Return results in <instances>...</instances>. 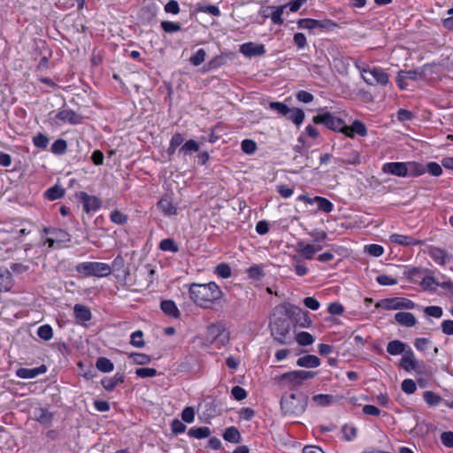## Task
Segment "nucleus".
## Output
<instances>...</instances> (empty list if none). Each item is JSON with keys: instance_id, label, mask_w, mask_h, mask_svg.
Instances as JSON below:
<instances>
[{"instance_id": "nucleus-48", "label": "nucleus", "mask_w": 453, "mask_h": 453, "mask_svg": "<svg viewBox=\"0 0 453 453\" xmlns=\"http://www.w3.org/2000/svg\"><path fill=\"white\" fill-rule=\"evenodd\" d=\"M342 162L349 165H359L361 163L358 151L353 150L349 154L342 157Z\"/></svg>"}, {"instance_id": "nucleus-43", "label": "nucleus", "mask_w": 453, "mask_h": 453, "mask_svg": "<svg viewBox=\"0 0 453 453\" xmlns=\"http://www.w3.org/2000/svg\"><path fill=\"white\" fill-rule=\"evenodd\" d=\"M159 248L164 251L177 252L179 250L178 245L170 238L162 240Z\"/></svg>"}, {"instance_id": "nucleus-55", "label": "nucleus", "mask_w": 453, "mask_h": 453, "mask_svg": "<svg viewBox=\"0 0 453 453\" xmlns=\"http://www.w3.org/2000/svg\"><path fill=\"white\" fill-rule=\"evenodd\" d=\"M424 313L426 316L434 317L439 319L442 316L443 311L440 306H427L424 308Z\"/></svg>"}, {"instance_id": "nucleus-41", "label": "nucleus", "mask_w": 453, "mask_h": 453, "mask_svg": "<svg viewBox=\"0 0 453 453\" xmlns=\"http://www.w3.org/2000/svg\"><path fill=\"white\" fill-rule=\"evenodd\" d=\"M196 10L197 12H204V13H208V14H211L212 16H215V17H219L220 15V11L219 9L215 6V5H211V4H207V5H203V4H197L196 6Z\"/></svg>"}, {"instance_id": "nucleus-29", "label": "nucleus", "mask_w": 453, "mask_h": 453, "mask_svg": "<svg viewBox=\"0 0 453 453\" xmlns=\"http://www.w3.org/2000/svg\"><path fill=\"white\" fill-rule=\"evenodd\" d=\"M12 274L6 269H0V294L9 291L12 288Z\"/></svg>"}, {"instance_id": "nucleus-13", "label": "nucleus", "mask_w": 453, "mask_h": 453, "mask_svg": "<svg viewBox=\"0 0 453 453\" xmlns=\"http://www.w3.org/2000/svg\"><path fill=\"white\" fill-rule=\"evenodd\" d=\"M400 365L405 371H418L420 368L418 361L410 348L403 354Z\"/></svg>"}, {"instance_id": "nucleus-15", "label": "nucleus", "mask_w": 453, "mask_h": 453, "mask_svg": "<svg viewBox=\"0 0 453 453\" xmlns=\"http://www.w3.org/2000/svg\"><path fill=\"white\" fill-rule=\"evenodd\" d=\"M330 24L329 20H317L313 19H301L297 21L300 29L313 30L316 28H326Z\"/></svg>"}, {"instance_id": "nucleus-22", "label": "nucleus", "mask_w": 453, "mask_h": 453, "mask_svg": "<svg viewBox=\"0 0 453 453\" xmlns=\"http://www.w3.org/2000/svg\"><path fill=\"white\" fill-rule=\"evenodd\" d=\"M296 251L305 259H312L315 255V244L305 243L302 241L296 243Z\"/></svg>"}, {"instance_id": "nucleus-39", "label": "nucleus", "mask_w": 453, "mask_h": 453, "mask_svg": "<svg viewBox=\"0 0 453 453\" xmlns=\"http://www.w3.org/2000/svg\"><path fill=\"white\" fill-rule=\"evenodd\" d=\"M37 334L38 336L44 340V341H50L53 337V330L52 327L50 325H42L38 327L37 329Z\"/></svg>"}, {"instance_id": "nucleus-30", "label": "nucleus", "mask_w": 453, "mask_h": 453, "mask_svg": "<svg viewBox=\"0 0 453 453\" xmlns=\"http://www.w3.org/2000/svg\"><path fill=\"white\" fill-rule=\"evenodd\" d=\"M405 347V343L401 341L395 340L388 343L387 351L391 355H400L406 351Z\"/></svg>"}, {"instance_id": "nucleus-14", "label": "nucleus", "mask_w": 453, "mask_h": 453, "mask_svg": "<svg viewBox=\"0 0 453 453\" xmlns=\"http://www.w3.org/2000/svg\"><path fill=\"white\" fill-rule=\"evenodd\" d=\"M61 123H69L76 125L81 122V117L70 109H64L59 111L56 116Z\"/></svg>"}, {"instance_id": "nucleus-26", "label": "nucleus", "mask_w": 453, "mask_h": 453, "mask_svg": "<svg viewBox=\"0 0 453 453\" xmlns=\"http://www.w3.org/2000/svg\"><path fill=\"white\" fill-rule=\"evenodd\" d=\"M124 381V375L122 373H116L113 377L104 378L101 381L104 389L111 391L114 388Z\"/></svg>"}, {"instance_id": "nucleus-50", "label": "nucleus", "mask_w": 453, "mask_h": 453, "mask_svg": "<svg viewBox=\"0 0 453 453\" xmlns=\"http://www.w3.org/2000/svg\"><path fill=\"white\" fill-rule=\"evenodd\" d=\"M242 150L244 153L251 155L257 150V144L253 140L245 139L241 144Z\"/></svg>"}, {"instance_id": "nucleus-35", "label": "nucleus", "mask_w": 453, "mask_h": 453, "mask_svg": "<svg viewBox=\"0 0 453 453\" xmlns=\"http://www.w3.org/2000/svg\"><path fill=\"white\" fill-rule=\"evenodd\" d=\"M64 194H65L64 188H62L61 187H59L58 185H55V186L50 188L45 192V196L49 200L54 201V200L61 198L64 196Z\"/></svg>"}, {"instance_id": "nucleus-6", "label": "nucleus", "mask_w": 453, "mask_h": 453, "mask_svg": "<svg viewBox=\"0 0 453 453\" xmlns=\"http://www.w3.org/2000/svg\"><path fill=\"white\" fill-rule=\"evenodd\" d=\"M206 340L225 346L229 342L230 334L222 324H212L207 327Z\"/></svg>"}, {"instance_id": "nucleus-34", "label": "nucleus", "mask_w": 453, "mask_h": 453, "mask_svg": "<svg viewBox=\"0 0 453 453\" xmlns=\"http://www.w3.org/2000/svg\"><path fill=\"white\" fill-rule=\"evenodd\" d=\"M96 367L103 372H110L114 369L113 363L110 359L103 357L96 360Z\"/></svg>"}, {"instance_id": "nucleus-61", "label": "nucleus", "mask_w": 453, "mask_h": 453, "mask_svg": "<svg viewBox=\"0 0 453 453\" xmlns=\"http://www.w3.org/2000/svg\"><path fill=\"white\" fill-rule=\"evenodd\" d=\"M342 432L347 441H351L357 436L356 427L349 425H344L342 428Z\"/></svg>"}, {"instance_id": "nucleus-37", "label": "nucleus", "mask_w": 453, "mask_h": 453, "mask_svg": "<svg viewBox=\"0 0 453 453\" xmlns=\"http://www.w3.org/2000/svg\"><path fill=\"white\" fill-rule=\"evenodd\" d=\"M290 116L288 119L296 126H300L304 119V112L299 108L290 109Z\"/></svg>"}, {"instance_id": "nucleus-47", "label": "nucleus", "mask_w": 453, "mask_h": 453, "mask_svg": "<svg viewBox=\"0 0 453 453\" xmlns=\"http://www.w3.org/2000/svg\"><path fill=\"white\" fill-rule=\"evenodd\" d=\"M44 232L46 234H51L53 235H55L56 239L59 242H65V241H69L70 238H69V234L62 230V229H50V228H45L44 229Z\"/></svg>"}, {"instance_id": "nucleus-20", "label": "nucleus", "mask_w": 453, "mask_h": 453, "mask_svg": "<svg viewBox=\"0 0 453 453\" xmlns=\"http://www.w3.org/2000/svg\"><path fill=\"white\" fill-rule=\"evenodd\" d=\"M389 240L393 243H396L403 246H413L417 244H420L422 242L417 240L409 235H403L399 234H393L389 236Z\"/></svg>"}, {"instance_id": "nucleus-3", "label": "nucleus", "mask_w": 453, "mask_h": 453, "mask_svg": "<svg viewBox=\"0 0 453 453\" xmlns=\"http://www.w3.org/2000/svg\"><path fill=\"white\" fill-rule=\"evenodd\" d=\"M270 327L273 338L280 344H286L290 339V319L286 313L280 311L278 315L273 313L270 322Z\"/></svg>"}, {"instance_id": "nucleus-2", "label": "nucleus", "mask_w": 453, "mask_h": 453, "mask_svg": "<svg viewBox=\"0 0 453 453\" xmlns=\"http://www.w3.org/2000/svg\"><path fill=\"white\" fill-rule=\"evenodd\" d=\"M308 401L309 397L303 393L283 395L280 400V411L283 416L298 417L305 411Z\"/></svg>"}, {"instance_id": "nucleus-56", "label": "nucleus", "mask_w": 453, "mask_h": 453, "mask_svg": "<svg viewBox=\"0 0 453 453\" xmlns=\"http://www.w3.org/2000/svg\"><path fill=\"white\" fill-rule=\"evenodd\" d=\"M135 374L141 378L154 377L157 374V372L154 368H138L135 370Z\"/></svg>"}, {"instance_id": "nucleus-17", "label": "nucleus", "mask_w": 453, "mask_h": 453, "mask_svg": "<svg viewBox=\"0 0 453 453\" xmlns=\"http://www.w3.org/2000/svg\"><path fill=\"white\" fill-rule=\"evenodd\" d=\"M343 134L350 138H353L355 134L360 136H365L367 134V129L362 122L355 120L351 126L345 125Z\"/></svg>"}, {"instance_id": "nucleus-52", "label": "nucleus", "mask_w": 453, "mask_h": 453, "mask_svg": "<svg viewBox=\"0 0 453 453\" xmlns=\"http://www.w3.org/2000/svg\"><path fill=\"white\" fill-rule=\"evenodd\" d=\"M130 357L136 365H147L151 361L150 357L143 353H133Z\"/></svg>"}, {"instance_id": "nucleus-24", "label": "nucleus", "mask_w": 453, "mask_h": 453, "mask_svg": "<svg viewBox=\"0 0 453 453\" xmlns=\"http://www.w3.org/2000/svg\"><path fill=\"white\" fill-rule=\"evenodd\" d=\"M157 208L165 216H173L177 213V207L168 197L160 199L157 203Z\"/></svg>"}, {"instance_id": "nucleus-23", "label": "nucleus", "mask_w": 453, "mask_h": 453, "mask_svg": "<svg viewBox=\"0 0 453 453\" xmlns=\"http://www.w3.org/2000/svg\"><path fill=\"white\" fill-rule=\"evenodd\" d=\"M46 371L44 365L36 368H19L17 370L16 374L21 379H33Z\"/></svg>"}, {"instance_id": "nucleus-28", "label": "nucleus", "mask_w": 453, "mask_h": 453, "mask_svg": "<svg viewBox=\"0 0 453 453\" xmlns=\"http://www.w3.org/2000/svg\"><path fill=\"white\" fill-rule=\"evenodd\" d=\"M296 364L301 367L315 368L320 365V360L314 355H306L299 357Z\"/></svg>"}, {"instance_id": "nucleus-42", "label": "nucleus", "mask_w": 453, "mask_h": 453, "mask_svg": "<svg viewBox=\"0 0 453 453\" xmlns=\"http://www.w3.org/2000/svg\"><path fill=\"white\" fill-rule=\"evenodd\" d=\"M269 108L273 111H277L281 116H287L290 112V108L280 102L270 103Z\"/></svg>"}, {"instance_id": "nucleus-58", "label": "nucleus", "mask_w": 453, "mask_h": 453, "mask_svg": "<svg viewBox=\"0 0 453 453\" xmlns=\"http://www.w3.org/2000/svg\"><path fill=\"white\" fill-rule=\"evenodd\" d=\"M401 388L402 390L406 394H413L417 389L416 383L411 379L404 380L402 382Z\"/></svg>"}, {"instance_id": "nucleus-62", "label": "nucleus", "mask_w": 453, "mask_h": 453, "mask_svg": "<svg viewBox=\"0 0 453 453\" xmlns=\"http://www.w3.org/2000/svg\"><path fill=\"white\" fill-rule=\"evenodd\" d=\"M376 280L380 285H382V286H392V285H395L397 283L396 279L391 278L386 274H380V275L377 276Z\"/></svg>"}, {"instance_id": "nucleus-54", "label": "nucleus", "mask_w": 453, "mask_h": 453, "mask_svg": "<svg viewBox=\"0 0 453 453\" xmlns=\"http://www.w3.org/2000/svg\"><path fill=\"white\" fill-rule=\"evenodd\" d=\"M141 16L143 19H146L147 20H150L156 16V10L155 6L152 4H148L146 6H143L141 11Z\"/></svg>"}, {"instance_id": "nucleus-8", "label": "nucleus", "mask_w": 453, "mask_h": 453, "mask_svg": "<svg viewBox=\"0 0 453 453\" xmlns=\"http://www.w3.org/2000/svg\"><path fill=\"white\" fill-rule=\"evenodd\" d=\"M362 77L369 85L385 86L388 83V75L381 68L363 69Z\"/></svg>"}, {"instance_id": "nucleus-11", "label": "nucleus", "mask_w": 453, "mask_h": 453, "mask_svg": "<svg viewBox=\"0 0 453 453\" xmlns=\"http://www.w3.org/2000/svg\"><path fill=\"white\" fill-rule=\"evenodd\" d=\"M382 171L398 177H405L409 174V165L403 162L386 163L382 166Z\"/></svg>"}, {"instance_id": "nucleus-59", "label": "nucleus", "mask_w": 453, "mask_h": 453, "mask_svg": "<svg viewBox=\"0 0 453 453\" xmlns=\"http://www.w3.org/2000/svg\"><path fill=\"white\" fill-rule=\"evenodd\" d=\"M161 27L166 33H174L180 30V24L172 21H162Z\"/></svg>"}, {"instance_id": "nucleus-33", "label": "nucleus", "mask_w": 453, "mask_h": 453, "mask_svg": "<svg viewBox=\"0 0 453 453\" xmlns=\"http://www.w3.org/2000/svg\"><path fill=\"white\" fill-rule=\"evenodd\" d=\"M430 256L439 265H444L449 260L446 252L439 248H433L430 250Z\"/></svg>"}, {"instance_id": "nucleus-16", "label": "nucleus", "mask_w": 453, "mask_h": 453, "mask_svg": "<svg viewBox=\"0 0 453 453\" xmlns=\"http://www.w3.org/2000/svg\"><path fill=\"white\" fill-rule=\"evenodd\" d=\"M80 198L83 203L84 211L87 212L96 211L101 206V202L96 196H89L85 192L80 194Z\"/></svg>"}, {"instance_id": "nucleus-46", "label": "nucleus", "mask_w": 453, "mask_h": 453, "mask_svg": "<svg viewBox=\"0 0 453 453\" xmlns=\"http://www.w3.org/2000/svg\"><path fill=\"white\" fill-rule=\"evenodd\" d=\"M424 400L430 406L438 405L441 403V396L432 391H426L424 393Z\"/></svg>"}, {"instance_id": "nucleus-5", "label": "nucleus", "mask_w": 453, "mask_h": 453, "mask_svg": "<svg viewBox=\"0 0 453 453\" xmlns=\"http://www.w3.org/2000/svg\"><path fill=\"white\" fill-rule=\"evenodd\" d=\"M75 271L84 277H106L111 274V265L101 262H83L75 266Z\"/></svg>"}, {"instance_id": "nucleus-21", "label": "nucleus", "mask_w": 453, "mask_h": 453, "mask_svg": "<svg viewBox=\"0 0 453 453\" xmlns=\"http://www.w3.org/2000/svg\"><path fill=\"white\" fill-rule=\"evenodd\" d=\"M33 415L35 420L45 426H50L53 419V414L42 407L35 408Z\"/></svg>"}, {"instance_id": "nucleus-1", "label": "nucleus", "mask_w": 453, "mask_h": 453, "mask_svg": "<svg viewBox=\"0 0 453 453\" xmlns=\"http://www.w3.org/2000/svg\"><path fill=\"white\" fill-rule=\"evenodd\" d=\"M188 295L196 305L211 309L222 297V291L213 281L205 284L191 283L188 286Z\"/></svg>"}, {"instance_id": "nucleus-7", "label": "nucleus", "mask_w": 453, "mask_h": 453, "mask_svg": "<svg viewBox=\"0 0 453 453\" xmlns=\"http://www.w3.org/2000/svg\"><path fill=\"white\" fill-rule=\"evenodd\" d=\"M315 124H322L327 128L342 132L343 134L345 123L342 119L334 116L330 112H325L313 117L312 119Z\"/></svg>"}, {"instance_id": "nucleus-40", "label": "nucleus", "mask_w": 453, "mask_h": 453, "mask_svg": "<svg viewBox=\"0 0 453 453\" xmlns=\"http://www.w3.org/2000/svg\"><path fill=\"white\" fill-rule=\"evenodd\" d=\"M333 395L319 394L312 396V402L318 406H326L332 403Z\"/></svg>"}, {"instance_id": "nucleus-53", "label": "nucleus", "mask_w": 453, "mask_h": 453, "mask_svg": "<svg viewBox=\"0 0 453 453\" xmlns=\"http://www.w3.org/2000/svg\"><path fill=\"white\" fill-rule=\"evenodd\" d=\"M215 273L223 279L229 278L231 276V268L227 264H219L215 268Z\"/></svg>"}, {"instance_id": "nucleus-63", "label": "nucleus", "mask_w": 453, "mask_h": 453, "mask_svg": "<svg viewBox=\"0 0 453 453\" xmlns=\"http://www.w3.org/2000/svg\"><path fill=\"white\" fill-rule=\"evenodd\" d=\"M231 394L237 401H242L247 397L245 389L240 386H234L231 390Z\"/></svg>"}, {"instance_id": "nucleus-9", "label": "nucleus", "mask_w": 453, "mask_h": 453, "mask_svg": "<svg viewBox=\"0 0 453 453\" xmlns=\"http://www.w3.org/2000/svg\"><path fill=\"white\" fill-rule=\"evenodd\" d=\"M376 306L385 310H411L415 303L404 297H392L381 300Z\"/></svg>"}, {"instance_id": "nucleus-38", "label": "nucleus", "mask_w": 453, "mask_h": 453, "mask_svg": "<svg viewBox=\"0 0 453 453\" xmlns=\"http://www.w3.org/2000/svg\"><path fill=\"white\" fill-rule=\"evenodd\" d=\"M314 202L317 203L319 210L324 212H330L333 210V203L326 198L321 196H315Z\"/></svg>"}, {"instance_id": "nucleus-32", "label": "nucleus", "mask_w": 453, "mask_h": 453, "mask_svg": "<svg viewBox=\"0 0 453 453\" xmlns=\"http://www.w3.org/2000/svg\"><path fill=\"white\" fill-rule=\"evenodd\" d=\"M188 434L190 437L203 439L210 436L211 430L207 426L193 427L188 430Z\"/></svg>"}, {"instance_id": "nucleus-18", "label": "nucleus", "mask_w": 453, "mask_h": 453, "mask_svg": "<svg viewBox=\"0 0 453 453\" xmlns=\"http://www.w3.org/2000/svg\"><path fill=\"white\" fill-rule=\"evenodd\" d=\"M287 7V4L279 5V6H266L262 10V12H271L270 18L273 24L281 25L283 24L282 14Z\"/></svg>"}, {"instance_id": "nucleus-25", "label": "nucleus", "mask_w": 453, "mask_h": 453, "mask_svg": "<svg viewBox=\"0 0 453 453\" xmlns=\"http://www.w3.org/2000/svg\"><path fill=\"white\" fill-rule=\"evenodd\" d=\"M73 313L78 322H87L90 320L92 317L90 310L82 304H75Z\"/></svg>"}, {"instance_id": "nucleus-19", "label": "nucleus", "mask_w": 453, "mask_h": 453, "mask_svg": "<svg viewBox=\"0 0 453 453\" xmlns=\"http://www.w3.org/2000/svg\"><path fill=\"white\" fill-rule=\"evenodd\" d=\"M395 319L399 325L406 327H411L417 324V319L411 312L399 311L395 314Z\"/></svg>"}, {"instance_id": "nucleus-4", "label": "nucleus", "mask_w": 453, "mask_h": 453, "mask_svg": "<svg viewBox=\"0 0 453 453\" xmlns=\"http://www.w3.org/2000/svg\"><path fill=\"white\" fill-rule=\"evenodd\" d=\"M316 372L310 371H293L285 372L275 378L278 382L284 387L296 388L303 384L304 380H310L315 376Z\"/></svg>"}, {"instance_id": "nucleus-12", "label": "nucleus", "mask_w": 453, "mask_h": 453, "mask_svg": "<svg viewBox=\"0 0 453 453\" xmlns=\"http://www.w3.org/2000/svg\"><path fill=\"white\" fill-rule=\"evenodd\" d=\"M240 52L247 58L263 56L265 53L264 44L246 42L240 46Z\"/></svg>"}, {"instance_id": "nucleus-57", "label": "nucleus", "mask_w": 453, "mask_h": 453, "mask_svg": "<svg viewBox=\"0 0 453 453\" xmlns=\"http://www.w3.org/2000/svg\"><path fill=\"white\" fill-rule=\"evenodd\" d=\"M33 142L35 147L40 149H46L49 143V139L42 134H38L33 138Z\"/></svg>"}, {"instance_id": "nucleus-10", "label": "nucleus", "mask_w": 453, "mask_h": 453, "mask_svg": "<svg viewBox=\"0 0 453 453\" xmlns=\"http://www.w3.org/2000/svg\"><path fill=\"white\" fill-rule=\"evenodd\" d=\"M426 78L425 71L415 69L409 71H399L396 76V83L400 89L404 90L408 87V81H422Z\"/></svg>"}, {"instance_id": "nucleus-64", "label": "nucleus", "mask_w": 453, "mask_h": 453, "mask_svg": "<svg viewBox=\"0 0 453 453\" xmlns=\"http://www.w3.org/2000/svg\"><path fill=\"white\" fill-rule=\"evenodd\" d=\"M111 219L116 224L122 225L127 221V217L119 211H114L111 213Z\"/></svg>"}, {"instance_id": "nucleus-36", "label": "nucleus", "mask_w": 453, "mask_h": 453, "mask_svg": "<svg viewBox=\"0 0 453 453\" xmlns=\"http://www.w3.org/2000/svg\"><path fill=\"white\" fill-rule=\"evenodd\" d=\"M198 150L199 144L194 140H188L182 145L179 152L182 153L183 155H190L193 152H196Z\"/></svg>"}, {"instance_id": "nucleus-31", "label": "nucleus", "mask_w": 453, "mask_h": 453, "mask_svg": "<svg viewBox=\"0 0 453 453\" xmlns=\"http://www.w3.org/2000/svg\"><path fill=\"white\" fill-rule=\"evenodd\" d=\"M223 438L226 441H229L232 443H238L241 441V434L236 427L230 426L225 430Z\"/></svg>"}, {"instance_id": "nucleus-27", "label": "nucleus", "mask_w": 453, "mask_h": 453, "mask_svg": "<svg viewBox=\"0 0 453 453\" xmlns=\"http://www.w3.org/2000/svg\"><path fill=\"white\" fill-rule=\"evenodd\" d=\"M161 310L168 316L173 318H179L180 313L179 309L177 308L175 303L172 300H165L161 302L160 304Z\"/></svg>"}, {"instance_id": "nucleus-45", "label": "nucleus", "mask_w": 453, "mask_h": 453, "mask_svg": "<svg viewBox=\"0 0 453 453\" xmlns=\"http://www.w3.org/2000/svg\"><path fill=\"white\" fill-rule=\"evenodd\" d=\"M296 342L301 346H307L314 342V338L308 332H301L296 335Z\"/></svg>"}, {"instance_id": "nucleus-51", "label": "nucleus", "mask_w": 453, "mask_h": 453, "mask_svg": "<svg viewBox=\"0 0 453 453\" xmlns=\"http://www.w3.org/2000/svg\"><path fill=\"white\" fill-rule=\"evenodd\" d=\"M205 50L203 49H199L196 54L190 58L189 61L193 65L198 66L205 60Z\"/></svg>"}, {"instance_id": "nucleus-60", "label": "nucleus", "mask_w": 453, "mask_h": 453, "mask_svg": "<svg viewBox=\"0 0 453 453\" xmlns=\"http://www.w3.org/2000/svg\"><path fill=\"white\" fill-rule=\"evenodd\" d=\"M365 250L371 256H373V257H380L383 254V252H384L383 247L380 246V245H378V244L367 245V246L365 247Z\"/></svg>"}, {"instance_id": "nucleus-44", "label": "nucleus", "mask_w": 453, "mask_h": 453, "mask_svg": "<svg viewBox=\"0 0 453 453\" xmlns=\"http://www.w3.org/2000/svg\"><path fill=\"white\" fill-rule=\"evenodd\" d=\"M66 148H67L66 142L63 139H58L51 145V151L54 154L62 155L65 152Z\"/></svg>"}, {"instance_id": "nucleus-49", "label": "nucleus", "mask_w": 453, "mask_h": 453, "mask_svg": "<svg viewBox=\"0 0 453 453\" xmlns=\"http://www.w3.org/2000/svg\"><path fill=\"white\" fill-rule=\"evenodd\" d=\"M143 333L141 330H137L131 334L130 343L136 348H142L145 342L142 340Z\"/></svg>"}]
</instances>
